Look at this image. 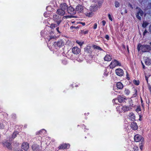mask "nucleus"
<instances>
[{"label": "nucleus", "mask_w": 151, "mask_h": 151, "mask_svg": "<svg viewBox=\"0 0 151 151\" xmlns=\"http://www.w3.org/2000/svg\"><path fill=\"white\" fill-rule=\"evenodd\" d=\"M96 7H97V5H96L95 6H94V8H93V9H94V8H96Z\"/></svg>", "instance_id": "obj_37"}, {"label": "nucleus", "mask_w": 151, "mask_h": 151, "mask_svg": "<svg viewBox=\"0 0 151 151\" xmlns=\"http://www.w3.org/2000/svg\"><path fill=\"white\" fill-rule=\"evenodd\" d=\"M147 31L146 30H145L144 32L143 33V35H145V34L147 33Z\"/></svg>", "instance_id": "obj_28"}, {"label": "nucleus", "mask_w": 151, "mask_h": 151, "mask_svg": "<svg viewBox=\"0 0 151 151\" xmlns=\"http://www.w3.org/2000/svg\"><path fill=\"white\" fill-rule=\"evenodd\" d=\"M117 65L120 66L121 64L118 61L116 60H114L111 62L109 65V66L110 68H113L115 67L116 65Z\"/></svg>", "instance_id": "obj_3"}, {"label": "nucleus", "mask_w": 151, "mask_h": 151, "mask_svg": "<svg viewBox=\"0 0 151 151\" xmlns=\"http://www.w3.org/2000/svg\"><path fill=\"white\" fill-rule=\"evenodd\" d=\"M116 86L117 88L120 89H122L123 87V85L122 83L120 82H119L117 83Z\"/></svg>", "instance_id": "obj_12"}, {"label": "nucleus", "mask_w": 151, "mask_h": 151, "mask_svg": "<svg viewBox=\"0 0 151 151\" xmlns=\"http://www.w3.org/2000/svg\"><path fill=\"white\" fill-rule=\"evenodd\" d=\"M101 3H102L101 2H98V4L99 5V6L101 5Z\"/></svg>", "instance_id": "obj_34"}, {"label": "nucleus", "mask_w": 151, "mask_h": 151, "mask_svg": "<svg viewBox=\"0 0 151 151\" xmlns=\"http://www.w3.org/2000/svg\"><path fill=\"white\" fill-rule=\"evenodd\" d=\"M148 24V23L146 22H144L142 26L143 27H145L147 26Z\"/></svg>", "instance_id": "obj_20"}, {"label": "nucleus", "mask_w": 151, "mask_h": 151, "mask_svg": "<svg viewBox=\"0 0 151 151\" xmlns=\"http://www.w3.org/2000/svg\"><path fill=\"white\" fill-rule=\"evenodd\" d=\"M92 14V12L90 13H87V14L86 15V16H88V17H90V16Z\"/></svg>", "instance_id": "obj_25"}, {"label": "nucleus", "mask_w": 151, "mask_h": 151, "mask_svg": "<svg viewBox=\"0 0 151 151\" xmlns=\"http://www.w3.org/2000/svg\"><path fill=\"white\" fill-rule=\"evenodd\" d=\"M131 125L132 128L133 130H136L137 129L138 127L136 123L133 122L132 123Z\"/></svg>", "instance_id": "obj_11"}, {"label": "nucleus", "mask_w": 151, "mask_h": 151, "mask_svg": "<svg viewBox=\"0 0 151 151\" xmlns=\"http://www.w3.org/2000/svg\"><path fill=\"white\" fill-rule=\"evenodd\" d=\"M88 32V31H85L83 33H84V34H86Z\"/></svg>", "instance_id": "obj_32"}, {"label": "nucleus", "mask_w": 151, "mask_h": 151, "mask_svg": "<svg viewBox=\"0 0 151 151\" xmlns=\"http://www.w3.org/2000/svg\"><path fill=\"white\" fill-rule=\"evenodd\" d=\"M57 12L58 14L62 16L65 13L64 10L61 9L58 10L57 11Z\"/></svg>", "instance_id": "obj_10"}, {"label": "nucleus", "mask_w": 151, "mask_h": 151, "mask_svg": "<svg viewBox=\"0 0 151 151\" xmlns=\"http://www.w3.org/2000/svg\"><path fill=\"white\" fill-rule=\"evenodd\" d=\"M60 22H61V21H60L59 22H58V24L60 23Z\"/></svg>", "instance_id": "obj_44"}, {"label": "nucleus", "mask_w": 151, "mask_h": 151, "mask_svg": "<svg viewBox=\"0 0 151 151\" xmlns=\"http://www.w3.org/2000/svg\"><path fill=\"white\" fill-rule=\"evenodd\" d=\"M72 51L74 53L76 54L80 52V50L77 47H73L72 49Z\"/></svg>", "instance_id": "obj_9"}, {"label": "nucleus", "mask_w": 151, "mask_h": 151, "mask_svg": "<svg viewBox=\"0 0 151 151\" xmlns=\"http://www.w3.org/2000/svg\"><path fill=\"white\" fill-rule=\"evenodd\" d=\"M73 17H75L74 16H65L63 17V18L65 19H66L67 18H71Z\"/></svg>", "instance_id": "obj_19"}, {"label": "nucleus", "mask_w": 151, "mask_h": 151, "mask_svg": "<svg viewBox=\"0 0 151 151\" xmlns=\"http://www.w3.org/2000/svg\"><path fill=\"white\" fill-rule=\"evenodd\" d=\"M141 103H142V102H143V101L142 100L141 98Z\"/></svg>", "instance_id": "obj_40"}, {"label": "nucleus", "mask_w": 151, "mask_h": 151, "mask_svg": "<svg viewBox=\"0 0 151 151\" xmlns=\"http://www.w3.org/2000/svg\"><path fill=\"white\" fill-rule=\"evenodd\" d=\"M93 47L95 49H98V50H102V49L100 47L98 46H97L96 45H94L93 46Z\"/></svg>", "instance_id": "obj_15"}, {"label": "nucleus", "mask_w": 151, "mask_h": 151, "mask_svg": "<svg viewBox=\"0 0 151 151\" xmlns=\"http://www.w3.org/2000/svg\"><path fill=\"white\" fill-rule=\"evenodd\" d=\"M151 88V87L150 86V87H149V88H150V89Z\"/></svg>", "instance_id": "obj_43"}, {"label": "nucleus", "mask_w": 151, "mask_h": 151, "mask_svg": "<svg viewBox=\"0 0 151 151\" xmlns=\"http://www.w3.org/2000/svg\"><path fill=\"white\" fill-rule=\"evenodd\" d=\"M72 23H74V22H72Z\"/></svg>", "instance_id": "obj_48"}, {"label": "nucleus", "mask_w": 151, "mask_h": 151, "mask_svg": "<svg viewBox=\"0 0 151 151\" xmlns=\"http://www.w3.org/2000/svg\"><path fill=\"white\" fill-rule=\"evenodd\" d=\"M149 31L151 33V25L149 27Z\"/></svg>", "instance_id": "obj_31"}, {"label": "nucleus", "mask_w": 151, "mask_h": 151, "mask_svg": "<svg viewBox=\"0 0 151 151\" xmlns=\"http://www.w3.org/2000/svg\"><path fill=\"white\" fill-rule=\"evenodd\" d=\"M133 83L137 85H138L139 84V81H136L135 80H134L133 81Z\"/></svg>", "instance_id": "obj_18"}, {"label": "nucleus", "mask_w": 151, "mask_h": 151, "mask_svg": "<svg viewBox=\"0 0 151 151\" xmlns=\"http://www.w3.org/2000/svg\"><path fill=\"white\" fill-rule=\"evenodd\" d=\"M22 147L23 149L26 150L29 148V144L27 142H23L22 144Z\"/></svg>", "instance_id": "obj_7"}, {"label": "nucleus", "mask_w": 151, "mask_h": 151, "mask_svg": "<svg viewBox=\"0 0 151 151\" xmlns=\"http://www.w3.org/2000/svg\"><path fill=\"white\" fill-rule=\"evenodd\" d=\"M111 57L109 55H107L104 58V60L107 61H109L111 60Z\"/></svg>", "instance_id": "obj_14"}, {"label": "nucleus", "mask_w": 151, "mask_h": 151, "mask_svg": "<svg viewBox=\"0 0 151 151\" xmlns=\"http://www.w3.org/2000/svg\"><path fill=\"white\" fill-rule=\"evenodd\" d=\"M60 6L61 8V9L63 10H65L67 8V6L65 3L61 4Z\"/></svg>", "instance_id": "obj_13"}, {"label": "nucleus", "mask_w": 151, "mask_h": 151, "mask_svg": "<svg viewBox=\"0 0 151 151\" xmlns=\"http://www.w3.org/2000/svg\"><path fill=\"white\" fill-rule=\"evenodd\" d=\"M145 63L146 65H149L150 64V60L148 59V58H147L145 61Z\"/></svg>", "instance_id": "obj_17"}, {"label": "nucleus", "mask_w": 151, "mask_h": 151, "mask_svg": "<svg viewBox=\"0 0 151 151\" xmlns=\"http://www.w3.org/2000/svg\"><path fill=\"white\" fill-rule=\"evenodd\" d=\"M75 27H73V26H71L70 27V28H75Z\"/></svg>", "instance_id": "obj_39"}, {"label": "nucleus", "mask_w": 151, "mask_h": 151, "mask_svg": "<svg viewBox=\"0 0 151 151\" xmlns=\"http://www.w3.org/2000/svg\"><path fill=\"white\" fill-rule=\"evenodd\" d=\"M145 78H146V80L147 81V83H148V77H147V76H145Z\"/></svg>", "instance_id": "obj_33"}, {"label": "nucleus", "mask_w": 151, "mask_h": 151, "mask_svg": "<svg viewBox=\"0 0 151 151\" xmlns=\"http://www.w3.org/2000/svg\"><path fill=\"white\" fill-rule=\"evenodd\" d=\"M125 12L126 13H127V11L126 10H125Z\"/></svg>", "instance_id": "obj_38"}, {"label": "nucleus", "mask_w": 151, "mask_h": 151, "mask_svg": "<svg viewBox=\"0 0 151 151\" xmlns=\"http://www.w3.org/2000/svg\"><path fill=\"white\" fill-rule=\"evenodd\" d=\"M150 44L151 45V42L150 43Z\"/></svg>", "instance_id": "obj_47"}, {"label": "nucleus", "mask_w": 151, "mask_h": 151, "mask_svg": "<svg viewBox=\"0 0 151 151\" xmlns=\"http://www.w3.org/2000/svg\"><path fill=\"white\" fill-rule=\"evenodd\" d=\"M97 27V25L96 24H95L94 25L93 28L95 29H96Z\"/></svg>", "instance_id": "obj_26"}, {"label": "nucleus", "mask_w": 151, "mask_h": 151, "mask_svg": "<svg viewBox=\"0 0 151 151\" xmlns=\"http://www.w3.org/2000/svg\"><path fill=\"white\" fill-rule=\"evenodd\" d=\"M127 78L128 80H129V77H127Z\"/></svg>", "instance_id": "obj_41"}, {"label": "nucleus", "mask_w": 151, "mask_h": 151, "mask_svg": "<svg viewBox=\"0 0 151 151\" xmlns=\"http://www.w3.org/2000/svg\"><path fill=\"white\" fill-rule=\"evenodd\" d=\"M115 6L117 8L119 7L120 6V3L117 1H116L115 2Z\"/></svg>", "instance_id": "obj_16"}, {"label": "nucleus", "mask_w": 151, "mask_h": 151, "mask_svg": "<svg viewBox=\"0 0 151 151\" xmlns=\"http://www.w3.org/2000/svg\"><path fill=\"white\" fill-rule=\"evenodd\" d=\"M141 148H142V147H140V149H141Z\"/></svg>", "instance_id": "obj_50"}, {"label": "nucleus", "mask_w": 151, "mask_h": 151, "mask_svg": "<svg viewBox=\"0 0 151 151\" xmlns=\"http://www.w3.org/2000/svg\"><path fill=\"white\" fill-rule=\"evenodd\" d=\"M108 17H109V19L111 20V21H112V18L111 17V15L110 14H108Z\"/></svg>", "instance_id": "obj_23"}, {"label": "nucleus", "mask_w": 151, "mask_h": 151, "mask_svg": "<svg viewBox=\"0 0 151 151\" xmlns=\"http://www.w3.org/2000/svg\"><path fill=\"white\" fill-rule=\"evenodd\" d=\"M141 63H142V65H143V68H145V66L144 65L143 63H142V62H141Z\"/></svg>", "instance_id": "obj_35"}, {"label": "nucleus", "mask_w": 151, "mask_h": 151, "mask_svg": "<svg viewBox=\"0 0 151 151\" xmlns=\"http://www.w3.org/2000/svg\"><path fill=\"white\" fill-rule=\"evenodd\" d=\"M141 148H142V147H140V149H141Z\"/></svg>", "instance_id": "obj_49"}, {"label": "nucleus", "mask_w": 151, "mask_h": 151, "mask_svg": "<svg viewBox=\"0 0 151 151\" xmlns=\"http://www.w3.org/2000/svg\"><path fill=\"white\" fill-rule=\"evenodd\" d=\"M67 12L69 14H73L76 13V11L74 8L71 7H70L67 9Z\"/></svg>", "instance_id": "obj_5"}, {"label": "nucleus", "mask_w": 151, "mask_h": 151, "mask_svg": "<svg viewBox=\"0 0 151 151\" xmlns=\"http://www.w3.org/2000/svg\"><path fill=\"white\" fill-rule=\"evenodd\" d=\"M76 28H78V27H76Z\"/></svg>", "instance_id": "obj_45"}, {"label": "nucleus", "mask_w": 151, "mask_h": 151, "mask_svg": "<svg viewBox=\"0 0 151 151\" xmlns=\"http://www.w3.org/2000/svg\"><path fill=\"white\" fill-rule=\"evenodd\" d=\"M136 111H141V109L140 108V107H139V106L136 109Z\"/></svg>", "instance_id": "obj_24"}, {"label": "nucleus", "mask_w": 151, "mask_h": 151, "mask_svg": "<svg viewBox=\"0 0 151 151\" xmlns=\"http://www.w3.org/2000/svg\"><path fill=\"white\" fill-rule=\"evenodd\" d=\"M17 151H23L22 150V149H20V150H18Z\"/></svg>", "instance_id": "obj_36"}, {"label": "nucleus", "mask_w": 151, "mask_h": 151, "mask_svg": "<svg viewBox=\"0 0 151 151\" xmlns=\"http://www.w3.org/2000/svg\"><path fill=\"white\" fill-rule=\"evenodd\" d=\"M11 144L9 142L7 143L6 145L8 148L11 149Z\"/></svg>", "instance_id": "obj_21"}, {"label": "nucleus", "mask_w": 151, "mask_h": 151, "mask_svg": "<svg viewBox=\"0 0 151 151\" xmlns=\"http://www.w3.org/2000/svg\"><path fill=\"white\" fill-rule=\"evenodd\" d=\"M58 28H57V30H58Z\"/></svg>", "instance_id": "obj_46"}, {"label": "nucleus", "mask_w": 151, "mask_h": 151, "mask_svg": "<svg viewBox=\"0 0 151 151\" xmlns=\"http://www.w3.org/2000/svg\"><path fill=\"white\" fill-rule=\"evenodd\" d=\"M83 9V7L81 5L77 6L76 8V10L79 12H82Z\"/></svg>", "instance_id": "obj_8"}, {"label": "nucleus", "mask_w": 151, "mask_h": 151, "mask_svg": "<svg viewBox=\"0 0 151 151\" xmlns=\"http://www.w3.org/2000/svg\"><path fill=\"white\" fill-rule=\"evenodd\" d=\"M79 23L81 24L83 26H84L85 25V23L84 22H79Z\"/></svg>", "instance_id": "obj_29"}, {"label": "nucleus", "mask_w": 151, "mask_h": 151, "mask_svg": "<svg viewBox=\"0 0 151 151\" xmlns=\"http://www.w3.org/2000/svg\"><path fill=\"white\" fill-rule=\"evenodd\" d=\"M136 9H137V12L136 17L138 19L140 20L141 19V16H142L143 14V12L141 9L139 8L138 7H136Z\"/></svg>", "instance_id": "obj_2"}, {"label": "nucleus", "mask_w": 151, "mask_h": 151, "mask_svg": "<svg viewBox=\"0 0 151 151\" xmlns=\"http://www.w3.org/2000/svg\"><path fill=\"white\" fill-rule=\"evenodd\" d=\"M115 71L116 74L119 76H121L123 74V70L121 69H117Z\"/></svg>", "instance_id": "obj_4"}, {"label": "nucleus", "mask_w": 151, "mask_h": 151, "mask_svg": "<svg viewBox=\"0 0 151 151\" xmlns=\"http://www.w3.org/2000/svg\"><path fill=\"white\" fill-rule=\"evenodd\" d=\"M76 43H77L80 46H81L83 44L84 42H79L78 41H76Z\"/></svg>", "instance_id": "obj_22"}, {"label": "nucleus", "mask_w": 151, "mask_h": 151, "mask_svg": "<svg viewBox=\"0 0 151 151\" xmlns=\"http://www.w3.org/2000/svg\"><path fill=\"white\" fill-rule=\"evenodd\" d=\"M102 22L103 23V25H104L106 24V22L105 21L103 20L102 21Z\"/></svg>", "instance_id": "obj_30"}, {"label": "nucleus", "mask_w": 151, "mask_h": 151, "mask_svg": "<svg viewBox=\"0 0 151 151\" xmlns=\"http://www.w3.org/2000/svg\"><path fill=\"white\" fill-rule=\"evenodd\" d=\"M105 38H106L107 40H109V37L108 36V35H106V37H105Z\"/></svg>", "instance_id": "obj_27"}, {"label": "nucleus", "mask_w": 151, "mask_h": 151, "mask_svg": "<svg viewBox=\"0 0 151 151\" xmlns=\"http://www.w3.org/2000/svg\"><path fill=\"white\" fill-rule=\"evenodd\" d=\"M127 50H128V52H129V49H128V47H127Z\"/></svg>", "instance_id": "obj_42"}, {"label": "nucleus", "mask_w": 151, "mask_h": 151, "mask_svg": "<svg viewBox=\"0 0 151 151\" xmlns=\"http://www.w3.org/2000/svg\"><path fill=\"white\" fill-rule=\"evenodd\" d=\"M138 51L140 50L142 52H149L151 50V47L148 45H142L139 44L137 47Z\"/></svg>", "instance_id": "obj_1"}, {"label": "nucleus", "mask_w": 151, "mask_h": 151, "mask_svg": "<svg viewBox=\"0 0 151 151\" xmlns=\"http://www.w3.org/2000/svg\"><path fill=\"white\" fill-rule=\"evenodd\" d=\"M134 139L136 142H138L141 140H142V141L143 140V138L141 136L137 134L135 135L134 137Z\"/></svg>", "instance_id": "obj_6"}]
</instances>
